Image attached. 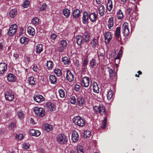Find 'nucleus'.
I'll return each mask as SVG.
<instances>
[{"label": "nucleus", "instance_id": "f257e3e1", "mask_svg": "<svg viewBox=\"0 0 153 153\" xmlns=\"http://www.w3.org/2000/svg\"><path fill=\"white\" fill-rule=\"evenodd\" d=\"M93 109L96 114H100L101 115H103L107 113L105 106L102 104L98 106H94Z\"/></svg>", "mask_w": 153, "mask_h": 153}, {"label": "nucleus", "instance_id": "f03ea898", "mask_svg": "<svg viewBox=\"0 0 153 153\" xmlns=\"http://www.w3.org/2000/svg\"><path fill=\"white\" fill-rule=\"evenodd\" d=\"M73 123L79 127H82L85 124L84 120L79 116H75L72 119Z\"/></svg>", "mask_w": 153, "mask_h": 153}, {"label": "nucleus", "instance_id": "7ed1b4c3", "mask_svg": "<svg viewBox=\"0 0 153 153\" xmlns=\"http://www.w3.org/2000/svg\"><path fill=\"white\" fill-rule=\"evenodd\" d=\"M33 111L36 116L38 117H43L45 114L44 109L42 108L35 107L34 108Z\"/></svg>", "mask_w": 153, "mask_h": 153}, {"label": "nucleus", "instance_id": "20e7f679", "mask_svg": "<svg viewBox=\"0 0 153 153\" xmlns=\"http://www.w3.org/2000/svg\"><path fill=\"white\" fill-rule=\"evenodd\" d=\"M58 142L61 144H65L68 141L66 136L64 134H59L57 137Z\"/></svg>", "mask_w": 153, "mask_h": 153}, {"label": "nucleus", "instance_id": "39448f33", "mask_svg": "<svg viewBox=\"0 0 153 153\" xmlns=\"http://www.w3.org/2000/svg\"><path fill=\"white\" fill-rule=\"evenodd\" d=\"M123 33L125 36H127L129 35L130 32L128 27V24L124 22L122 26Z\"/></svg>", "mask_w": 153, "mask_h": 153}, {"label": "nucleus", "instance_id": "423d86ee", "mask_svg": "<svg viewBox=\"0 0 153 153\" xmlns=\"http://www.w3.org/2000/svg\"><path fill=\"white\" fill-rule=\"evenodd\" d=\"M5 97L7 100L11 101L14 99V94L12 91L9 90L6 92Z\"/></svg>", "mask_w": 153, "mask_h": 153}, {"label": "nucleus", "instance_id": "0eeeda50", "mask_svg": "<svg viewBox=\"0 0 153 153\" xmlns=\"http://www.w3.org/2000/svg\"><path fill=\"white\" fill-rule=\"evenodd\" d=\"M17 25L16 24H13L11 26L8 32L9 36H13L16 33L17 30Z\"/></svg>", "mask_w": 153, "mask_h": 153}, {"label": "nucleus", "instance_id": "6e6552de", "mask_svg": "<svg viewBox=\"0 0 153 153\" xmlns=\"http://www.w3.org/2000/svg\"><path fill=\"white\" fill-rule=\"evenodd\" d=\"M90 80L88 77L85 76L82 78V85L85 87H87L89 84Z\"/></svg>", "mask_w": 153, "mask_h": 153}, {"label": "nucleus", "instance_id": "1a4fd4ad", "mask_svg": "<svg viewBox=\"0 0 153 153\" xmlns=\"http://www.w3.org/2000/svg\"><path fill=\"white\" fill-rule=\"evenodd\" d=\"M88 17L90 21L93 22H95L98 19L97 14L94 12L90 13L88 15Z\"/></svg>", "mask_w": 153, "mask_h": 153}, {"label": "nucleus", "instance_id": "9d476101", "mask_svg": "<svg viewBox=\"0 0 153 153\" xmlns=\"http://www.w3.org/2000/svg\"><path fill=\"white\" fill-rule=\"evenodd\" d=\"M45 106L48 111H53L55 109L54 104L51 102L46 103Z\"/></svg>", "mask_w": 153, "mask_h": 153}, {"label": "nucleus", "instance_id": "9b49d317", "mask_svg": "<svg viewBox=\"0 0 153 153\" xmlns=\"http://www.w3.org/2000/svg\"><path fill=\"white\" fill-rule=\"evenodd\" d=\"M105 42L106 44H108L111 39V33L109 31L105 33L104 36Z\"/></svg>", "mask_w": 153, "mask_h": 153}, {"label": "nucleus", "instance_id": "f8f14e48", "mask_svg": "<svg viewBox=\"0 0 153 153\" xmlns=\"http://www.w3.org/2000/svg\"><path fill=\"white\" fill-rule=\"evenodd\" d=\"M66 79L70 82L72 81L74 79V76L73 74L69 70L67 71Z\"/></svg>", "mask_w": 153, "mask_h": 153}, {"label": "nucleus", "instance_id": "ddd939ff", "mask_svg": "<svg viewBox=\"0 0 153 153\" xmlns=\"http://www.w3.org/2000/svg\"><path fill=\"white\" fill-rule=\"evenodd\" d=\"M82 22L84 24H87L88 20V12L86 11L83 12Z\"/></svg>", "mask_w": 153, "mask_h": 153}, {"label": "nucleus", "instance_id": "4468645a", "mask_svg": "<svg viewBox=\"0 0 153 153\" xmlns=\"http://www.w3.org/2000/svg\"><path fill=\"white\" fill-rule=\"evenodd\" d=\"M99 38L97 37L96 38H94L91 42L90 44L93 48H95L98 46L99 45Z\"/></svg>", "mask_w": 153, "mask_h": 153}, {"label": "nucleus", "instance_id": "2eb2a0df", "mask_svg": "<svg viewBox=\"0 0 153 153\" xmlns=\"http://www.w3.org/2000/svg\"><path fill=\"white\" fill-rule=\"evenodd\" d=\"M79 137L78 133L75 131H73L72 135V140L74 142H76L79 139Z\"/></svg>", "mask_w": 153, "mask_h": 153}, {"label": "nucleus", "instance_id": "dca6fc26", "mask_svg": "<svg viewBox=\"0 0 153 153\" xmlns=\"http://www.w3.org/2000/svg\"><path fill=\"white\" fill-rule=\"evenodd\" d=\"M82 37L83 38V42L88 43L89 42L90 38V33L88 31H85L83 33Z\"/></svg>", "mask_w": 153, "mask_h": 153}, {"label": "nucleus", "instance_id": "f3484780", "mask_svg": "<svg viewBox=\"0 0 153 153\" xmlns=\"http://www.w3.org/2000/svg\"><path fill=\"white\" fill-rule=\"evenodd\" d=\"M7 65L5 63H0V74H3L7 69Z\"/></svg>", "mask_w": 153, "mask_h": 153}, {"label": "nucleus", "instance_id": "a211bd4d", "mask_svg": "<svg viewBox=\"0 0 153 153\" xmlns=\"http://www.w3.org/2000/svg\"><path fill=\"white\" fill-rule=\"evenodd\" d=\"M33 98L34 100L37 102H40L44 100L43 97L40 95H37L36 96H34Z\"/></svg>", "mask_w": 153, "mask_h": 153}, {"label": "nucleus", "instance_id": "6ab92c4d", "mask_svg": "<svg viewBox=\"0 0 153 153\" xmlns=\"http://www.w3.org/2000/svg\"><path fill=\"white\" fill-rule=\"evenodd\" d=\"M83 38L81 35H79L76 36V41L77 44L79 45H80L83 42H83Z\"/></svg>", "mask_w": 153, "mask_h": 153}, {"label": "nucleus", "instance_id": "aec40b11", "mask_svg": "<svg viewBox=\"0 0 153 153\" xmlns=\"http://www.w3.org/2000/svg\"><path fill=\"white\" fill-rule=\"evenodd\" d=\"M136 6L134 4L132 3L129 4L128 6L127 7L126 13L128 15L130 14L131 13L133 7H135Z\"/></svg>", "mask_w": 153, "mask_h": 153}, {"label": "nucleus", "instance_id": "412c9836", "mask_svg": "<svg viewBox=\"0 0 153 153\" xmlns=\"http://www.w3.org/2000/svg\"><path fill=\"white\" fill-rule=\"evenodd\" d=\"M120 30H121V27H117L116 28V30L114 34L117 38V39L119 40L120 37Z\"/></svg>", "mask_w": 153, "mask_h": 153}, {"label": "nucleus", "instance_id": "4be33fe9", "mask_svg": "<svg viewBox=\"0 0 153 153\" xmlns=\"http://www.w3.org/2000/svg\"><path fill=\"white\" fill-rule=\"evenodd\" d=\"M107 69L109 73V76L110 78H112L113 76H115L116 75V73H114V71L109 67H107Z\"/></svg>", "mask_w": 153, "mask_h": 153}, {"label": "nucleus", "instance_id": "5701e85b", "mask_svg": "<svg viewBox=\"0 0 153 153\" xmlns=\"http://www.w3.org/2000/svg\"><path fill=\"white\" fill-rule=\"evenodd\" d=\"M80 14V10L78 9H75L73 11L72 15L73 17L76 19H77L79 16Z\"/></svg>", "mask_w": 153, "mask_h": 153}, {"label": "nucleus", "instance_id": "b1692460", "mask_svg": "<svg viewBox=\"0 0 153 153\" xmlns=\"http://www.w3.org/2000/svg\"><path fill=\"white\" fill-rule=\"evenodd\" d=\"M27 31L29 34L31 36H33L35 33L34 29L30 26L27 27Z\"/></svg>", "mask_w": 153, "mask_h": 153}, {"label": "nucleus", "instance_id": "393cba45", "mask_svg": "<svg viewBox=\"0 0 153 153\" xmlns=\"http://www.w3.org/2000/svg\"><path fill=\"white\" fill-rule=\"evenodd\" d=\"M36 49L37 53L40 54L43 50L42 45L41 44L37 45L36 47Z\"/></svg>", "mask_w": 153, "mask_h": 153}, {"label": "nucleus", "instance_id": "a878e982", "mask_svg": "<svg viewBox=\"0 0 153 153\" xmlns=\"http://www.w3.org/2000/svg\"><path fill=\"white\" fill-rule=\"evenodd\" d=\"M99 14L101 16H103L105 13V7L103 5H101L98 8Z\"/></svg>", "mask_w": 153, "mask_h": 153}, {"label": "nucleus", "instance_id": "bb28decb", "mask_svg": "<svg viewBox=\"0 0 153 153\" xmlns=\"http://www.w3.org/2000/svg\"><path fill=\"white\" fill-rule=\"evenodd\" d=\"M7 80L10 82H13L16 79L15 75L12 74H9L7 76Z\"/></svg>", "mask_w": 153, "mask_h": 153}, {"label": "nucleus", "instance_id": "cd10ccee", "mask_svg": "<svg viewBox=\"0 0 153 153\" xmlns=\"http://www.w3.org/2000/svg\"><path fill=\"white\" fill-rule=\"evenodd\" d=\"M49 79L51 83L55 84L57 82L56 77L54 75H51L49 77Z\"/></svg>", "mask_w": 153, "mask_h": 153}, {"label": "nucleus", "instance_id": "c85d7f7f", "mask_svg": "<svg viewBox=\"0 0 153 153\" xmlns=\"http://www.w3.org/2000/svg\"><path fill=\"white\" fill-rule=\"evenodd\" d=\"M114 25L113 18V17L110 18L108 22L107 25L109 29H111Z\"/></svg>", "mask_w": 153, "mask_h": 153}, {"label": "nucleus", "instance_id": "c756f323", "mask_svg": "<svg viewBox=\"0 0 153 153\" xmlns=\"http://www.w3.org/2000/svg\"><path fill=\"white\" fill-rule=\"evenodd\" d=\"M107 117L105 116L104 118V120L102 122V124L101 126V127L104 129L106 127L107 125Z\"/></svg>", "mask_w": 153, "mask_h": 153}, {"label": "nucleus", "instance_id": "7c9ffc66", "mask_svg": "<svg viewBox=\"0 0 153 153\" xmlns=\"http://www.w3.org/2000/svg\"><path fill=\"white\" fill-rule=\"evenodd\" d=\"M123 13L121 9H119L117 12V17L118 19H121L123 17Z\"/></svg>", "mask_w": 153, "mask_h": 153}, {"label": "nucleus", "instance_id": "2f4dec72", "mask_svg": "<svg viewBox=\"0 0 153 153\" xmlns=\"http://www.w3.org/2000/svg\"><path fill=\"white\" fill-rule=\"evenodd\" d=\"M29 40V39L25 37H22L20 40L21 43L25 45L28 42Z\"/></svg>", "mask_w": 153, "mask_h": 153}, {"label": "nucleus", "instance_id": "473e14b6", "mask_svg": "<svg viewBox=\"0 0 153 153\" xmlns=\"http://www.w3.org/2000/svg\"><path fill=\"white\" fill-rule=\"evenodd\" d=\"M113 6L112 1L111 0H108V3L107 4V9L110 12L112 10Z\"/></svg>", "mask_w": 153, "mask_h": 153}, {"label": "nucleus", "instance_id": "72a5a7b5", "mask_svg": "<svg viewBox=\"0 0 153 153\" xmlns=\"http://www.w3.org/2000/svg\"><path fill=\"white\" fill-rule=\"evenodd\" d=\"M96 65V60L93 58L90 62L89 66L91 68H93Z\"/></svg>", "mask_w": 153, "mask_h": 153}, {"label": "nucleus", "instance_id": "f704fd0d", "mask_svg": "<svg viewBox=\"0 0 153 153\" xmlns=\"http://www.w3.org/2000/svg\"><path fill=\"white\" fill-rule=\"evenodd\" d=\"M17 11L16 9H14L10 11L9 13L10 16L13 18L17 14Z\"/></svg>", "mask_w": 153, "mask_h": 153}, {"label": "nucleus", "instance_id": "c9c22d12", "mask_svg": "<svg viewBox=\"0 0 153 153\" xmlns=\"http://www.w3.org/2000/svg\"><path fill=\"white\" fill-rule=\"evenodd\" d=\"M113 95V91L111 89H110L107 92V99L109 100H110Z\"/></svg>", "mask_w": 153, "mask_h": 153}, {"label": "nucleus", "instance_id": "e433bc0d", "mask_svg": "<svg viewBox=\"0 0 153 153\" xmlns=\"http://www.w3.org/2000/svg\"><path fill=\"white\" fill-rule=\"evenodd\" d=\"M62 12L63 15L66 17H68L70 14V10L67 8L63 9Z\"/></svg>", "mask_w": 153, "mask_h": 153}, {"label": "nucleus", "instance_id": "4c0bfd02", "mask_svg": "<svg viewBox=\"0 0 153 153\" xmlns=\"http://www.w3.org/2000/svg\"><path fill=\"white\" fill-rule=\"evenodd\" d=\"M93 89L94 92L98 93L99 92V88L97 83L94 84L93 87Z\"/></svg>", "mask_w": 153, "mask_h": 153}, {"label": "nucleus", "instance_id": "58836bf2", "mask_svg": "<svg viewBox=\"0 0 153 153\" xmlns=\"http://www.w3.org/2000/svg\"><path fill=\"white\" fill-rule=\"evenodd\" d=\"M77 100L78 103V105L80 106H82L84 102V99L82 97H79L77 99Z\"/></svg>", "mask_w": 153, "mask_h": 153}, {"label": "nucleus", "instance_id": "ea45409f", "mask_svg": "<svg viewBox=\"0 0 153 153\" xmlns=\"http://www.w3.org/2000/svg\"><path fill=\"white\" fill-rule=\"evenodd\" d=\"M52 129V126L48 123H45V129L47 131H49Z\"/></svg>", "mask_w": 153, "mask_h": 153}, {"label": "nucleus", "instance_id": "a19ab883", "mask_svg": "<svg viewBox=\"0 0 153 153\" xmlns=\"http://www.w3.org/2000/svg\"><path fill=\"white\" fill-rule=\"evenodd\" d=\"M54 73L57 76H60L62 74L61 71L58 68H55V69Z\"/></svg>", "mask_w": 153, "mask_h": 153}, {"label": "nucleus", "instance_id": "79ce46f5", "mask_svg": "<svg viewBox=\"0 0 153 153\" xmlns=\"http://www.w3.org/2000/svg\"><path fill=\"white\" fill-rule=\"evenodd\" d=\"M82 62V67L84 68H86V66L88 62V59L87 57H85L83 61Z\"/></svg>", "mask_w": 153, "mask_h": 153}, {"label": "nucleus", "instance_id": "37998d69", "mask_svg": "<svg viewBox=\"0 0 153 153\" xmlns=\"http://www.w3.org/2000/svg\"><path fill=\"white\" fill-rule=\"evenodd\" d=\"M46 65L48 69H51L53 66V63L51 61L49 60L47 62Z\"/></svg>", "mask_w": 153, "mask_h": 153}, {"label": "nucleus", "instance_id": "c03bdc74", "mask_svg": "<svg viewBox=\"0 0 153 153\" xmlns=\"http://www.w3.org/2000/svg\"><path fill=\"white\" fill-rule=\"evenodd\" d=\"M15 139L17 140H21L23 138V135L22 134H16Z\"/></svg>", "mask_w": 153, "mask_h": 153}, {"label": "nucleus", "instance_id": "a18cd8bd", "mask_svg": "<svg viewBox=\"0 0 153 153\" xmlns=\"http://www.w3.org/2000/svg\"><path fill=\"white\" fill-rule=\"evenodd\" d=\"M62 61L65 65H67L70 62V60L67 57H64L62 58Z\"/></svg>", "mask_w": 153, "mask_h": 153}, {"label": "nucleus", "instance_id": "49530a36", "mask_svg": "<svg viewBox=\"0 0 153 153\" xmlns=\"http://www.w3.org/2000/svg\"><path fill=\"white\" fill-rule=\"evenodd\" d=\"M60 45L63 48H65L67 45V42L66 40H62L60 42Z\"/></svg>", "mask_w": 153, "mask_h": 153}, {"label": "nucleus", "instance_id": "de8ad7c7", "mask_svg": "<svg viewBox=\"0 0 153 153\" xmlns=\"http://www.w3.org/2000/svg\"><path fill=\"white\" fill-rule=\"evenodd\" d=\"M77 153H84L83 147L82 146H78L76 148Z\"/></svg>", "mask_w": 153, "mask_h": 153}, {"label": "nucleus", "instance_id": "09e8293b", "mask_svg": "<svg viewBox=\"0 0 153 153\" xmlns=\"http://www.w3.org/2000/svg\"><path fill=\"white\" fill-rule=\"evenodd\" d=\"M59 96L61 98H63L65 96V91L62 89H60L59 91Z\"/></svg>", "mask_w": 153, "mask_h": 153}, {"label": "nucleus", "instance_id": "8fccbe9b", "mask_svg": "<svg viewBox=\"0 0 153 153\" xmlns=\"http://www.w3.org/2000/svg\"><path fill=\"white\" fill-rule=\"evenodd\" d=\"M91 133L88 130H86L84 133V136L85 137H89L91 135Z\"/></svg>", "mask_w": 153, "mask_h": 153}, {"label": "nucleus", "instance_id": "3c124183", "mask_svg": "<svg viewBox=\"0 0 153 153\" xmlns=\"http://www.w3.org/2000/svg\"><path fill=\"white\" fill-rule=\"evenodd\" d=\"M76 102V99L74 96H72L70 99V102L71 104H75Z\"/></svg>", "mask_w": 153, "mask_h": 153}, {"label": "nucleus", "instance_id": "603ef678", "mask_svg": "<svg viewBox=\"0 0 153 153\" xmlns=\"http://www.w3.org/2000/svg\"><path fill=\"white\" fill-rule=\"evenodd\" d=\"M17 115L19 118L22 119L24 118V114L23 112L21 111H19L17 113Z\"/></svg>", "mask_w": 153, "mask_h": 153}, {"label": "nucleus", "instance_id": "864d4df0", "mask_svg": "<svg viewBox=\"0 0 153 153\" xmlns=\"http://www.w3.org/2000/svg\"><path fill=\"white\" fill-rule=\"evenodd\" d=\"M28 81L29 83L32 85H33L35 84V82L34 80V77L33 76L30 77L29 78Z\"/></svg>", "mask_w": 153, "mask_h": 153}, {"label": "nucleus", "instance_id": "5fc2aeb1", "mask_svg": "<svg viewBox=\"0 0 153 153\" xmlns=\"http://www.w3.org/2000/svg\"><path fill=\"white\" fill-rule=\"evenodd\" d=\"M39 19L36 17L33 18L32 21V23L34 25H37L39 23Z\"/></svg>", "mask_w": 153, "mask_h": 153}, {"label": "nucleus", "instance_id": "6e6d98bb", "mask_svg": "<svg viewBox=\"0 0 153 153\" xmlns=\"http://www.w3.org/2000/svg\"><path fill=\"white\" fill-rule=\"evenodd\" d=\"M47 7V5L45 3H43L42 6L40 8V10L41 11H43L45 10Z\"/></svg>", "mask_w": 153, "mask_h": 153}, {"label": "nucleus", "instance_id": "4d7b16f0", "mask_svg": "<svg viewBox=\"0 0 153 153\" xmlns=\"http://www.w3.org/2000/svg\"><path fill=\"white\" fill-rule=\"evenodd\" d=\"M29 4V2L27 0H25L23 3V7L25 8L27 7Z\"/></svg>", "mask_w": 153, "mask_h": 153}, {"label": "nucleus", "instance_id": "13d9d810", "mask_svg": "<svg viewBox=\"0 0 153 153\" xmlns=\"http://www.w3.org/2000/svg\"><path fill=\"white\" fill-rule=\"evenodd\" d=\"M33 69V71L36 72H37V71L38 70V68L37 66L36 65H34L32 68Z\"/></svg>", "mask_w": 153, "mask_h": 153}, {"label": "nucleus", "instance_id": "bf43d9fd", "mask_svg": "<svg viewBox=\"0 0 153 153\" xmlns=\"http://www.w3.org/2000/svg\"><path fill=\"white\" fill-rule=\"evenodd\" d=\"M80 86L78 85L77 84H76L75 85L74 89L76 91H78L80 88Z\"/></svg>", "mask_w": 153, "mask_h": 153}, {"label": "nucleus", "instance_id": "052dcab7", "mask_svg": "<svg viewBox=\"0 0 153 153\" xmlns=\"http://www.w3.org/2000/svg\"><path fill=\"white\" fill-rule=\"evenodd\" d=\"M56 37V35L55 33H52L51 35V38L53 40H55Z\"/></svg>", "mask_w": 153, "mask_h": 153}, {"label": "nucleus", "instance_id": "680f3d73", "mask_svg": "<svg viewBox=\"0 0 153 153\" xmlns=\"http://www.w3.org/2000/svg\"><path fill=\"white\" fill-rule=\"evenodd\" d=\"M40 134V132L39 131L37 130H35V132L34 136H35L36 137L39 136Z\"/></svg>", "mask_w": 153, "mask_h": 153}, {"label": "nucleus", "instance_id": "e2e57ef3", "mask_svg": "<svg viewBox=\"0 0 153 153\" xmlns=\"http://www.w3.org/2000/svg\"><path fill=\"white\" fill-rule=\"evenodd\" d=\"M23 148L25 149H28L29 148L30 145L29 144L24 143L23 145Z\"/></svg>", "mask_w": 153, "mask_h": 153}, {"label": "nucleus", "instance_id": "0e129e2a", "mask_svg": "<svg viewBox=\"0 0 153 153\" xmlns=\"http://www.w3.org/2000/svg\"><path fill=\"white\" fill-rule=\"evenodd\" d=\"M35 132V130L34 129H31L29 131V133L31 135L34 136Z\"/></svg>", "mask_w": 153, "mask_h": 153}, {"label": "nucleus", "instance_id": "69168bd1", "mask_svg": "<svg viewBox=\"0 0 153 153\" xmlns=\"http://www.w3.org/2000/svg\"><path fill=\"white\" fill-rule=\"evenodd\" d=\"M121 52H122L121 51H120L119 55H117V56L116 57V58H115V60L116 61L117 60H118V61H119V59L120 58L119 54H120V53Z\"/></svg>", "mask_w": 153, "mask_h": 153}, {"label": "nucleus", "instance_id": "338daca9", "mask_svg": "<svg viewBox=\"0 0 153 153\" xmlns=\"http://www.w3.org/2000/svg\"><path fill=\"white\" fill-rule=\"evenodd\" d=\"M19 56L18 53H14L13 55V56L15 57L16 59H17L19 57Z\"/></svg>", "mask_w": 153, "mask_h": 153}, {"label": "nucleus", "instance_id": "774afa93", "mask_svg": "<svg viewBox=\"0 0 153 153\" xmlns=\"http://www.w3.org/2000/svg\"><path fill=\"white\" fill-rule=\"evenodd\" d=\"M10 126L11 128H13L16 126L15 124L14 123H12L10 124Z\"/></svg>", "mask_w": 153, "mask_h": 153}]
</instances>
